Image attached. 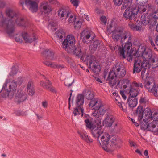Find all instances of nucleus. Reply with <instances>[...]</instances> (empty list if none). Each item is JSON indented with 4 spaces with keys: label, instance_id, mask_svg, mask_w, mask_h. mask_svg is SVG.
Here are the masks:
<instances>
[{
    "label": "nucleus",
    "instance_id": "nucleus-12",
    "mask_svg": "<svg viewBox=\"0 0 158 158\" xmlns=\"http://www.w3.org/2000/svg\"><path fill=\"white\" fill-rule=\"evenodd\" d=\"M134 58H136L135 60L134 64L133 73H139L140 72L143 68L147 69L149 66V64L147 63L140 58L139 57H133Z\"/></svg>",
    "mask_w": 158,
    "mask_h": 158
},
{
    "label": "nucleus",
    "instance_id": "nucleus-54",
    "mask_svg": "<svg viewBox=\"0 0 158 158\" xmlns=\"http://www.w3.org/2000/svg\"><path fill=\"white\" fill-rule=\"evenodd\" d=\"M15 114L18 116L21 115H27V113L26 112H23L20 110H16L15 112Z\"/></svg>",
    "mask_w": 158,
    "mask_h": 158
},
{
    "label": "nucleus",
    "instance_id": "nucleus-48",
    "mask_svg": "<svg viewBox=\"0 0 158 158\" xmlns=\"http://www.w3.org/2000/svg\"><path fill=\"white\" fill-rule=\"evenodd\" d=\"M85 96L86 98L88 100H91L90 101L93 100L92 99L94 97V94L93 92L90 91H88L86 92ZM94 99H93L94 100Z\"/></svg>",
    "mask_w": 158,
    "mask_h": 158
},
{
    "label": "nucleus",
    "instance_id": "nucleus-6",
    "mask_svg": "<svg viewBox=\"0 0 158 158\" xmlns=\"http://www.w3.org/2000/svg\"><path fill=\"white\" fill-rule=\"evenodd\" d=\"M5 13L7 16L11 19H15V21L14 22L12 19H8L12 20V23L13 24L14 31V26L15 24L19 26L25 27L27 24L26 19L20 15H18L14 10L12 8H8L6 9Z\"/></svg>",
    "mask_w": 158,
    "mask_h": 158
},
{
    "label": "nucleus",
    "instance_id": "nucleus-51",
    "mask_svg": "<svg viewBox=\"0 0 158 158\" xmlns=\"http://www.w3.org/2000/svg\"><path fill=\"white\" fill-rule=\"evenodd\" d=\"M18 71V68L15 66H13L12 68L11 72L9 73V76H14L17 73Z\"/></svg>",
    "mask_w": 158,
    "mask_h": 158
},
{
    "label": "nucleus",
    "instance_id": "nucleus-47",
    "mask_svg": "<svg viewBox=\"0 0 158 158\" xmlns=\"http://www.w3.org/2000/svg\"><path fill=\"white\" fill-rule=\"evenodd\" d=\"M99 44V43L98 40H96L94 41L93 43V44L90 46V48L91 50L95 51Z\"/></svg>",
    "mask_w": 158,
    "mask_h": 158
},
{
    "label": "nucleus",
    "instance_id": "nucleus-15",
    "mask_svg": "<svg viewBox=\"0 0 158 158\" xmlns=\"http://www.w3.org/2000/svg\"><path fill=\"white\" fill-rule=\"evenodd\" d=\"M115 118L112 112L106 114L104 118L103 121V125L106 127H110L115 121Z\"/></svg>",
    "mask_w": 158,
    "mask_h": 158
},
{
    "label": "nucleus",
    "instance_id": "nucleus-50",
    "mask_svg": "<svg viewBox=\"0 0 158 158\" xmlns=\"http://www.w3.org/2000/svg\"><path fill=\"white\" fill-rule=\"evenodd\" d=\"M151 92H152L155 96L158 97V85H155L152 88Z\"/></svg>",
    "mask_w": 158,
    "mask_h": 158
},
{
    "label": "nucleus",
    "instance_id": "nucleus-39",
    "mask_svg": "<svg viewBox=\"0 0 158 158\" xmlns=\"http://www.w3.org/2000/svg\"><path fill=\"white\" fill-rule=\"evenodd\" d=\"M137 113L138 115V120L141 121L143 117V115L144 114L143 110L141 107H138L137 110Z\"/></svg>",
    "mask_w": 158,
    "mask_h": 158
},
{
    "label": "nucleus",
    "instance_id": "nucleus-52",
    "mask_svg": "<svg viewBox=\"0 0 158 158\" xmlns=\"http://www.w3.org/2000/svg\"><path fill=\"white\" fill-rule=\"evenodd\" d=\"M131 5V3L128 1H126L123 4L122 7L121 9L122 10H124L126 8H129L130 7L129 6Z\"/></svg>",
    "mask_w": 158,
    "mask_h": 158
},
{
    "label": "nucleus",
    "instance_id": "nucleus-21",
    "mask_svg": "<svg viewBox=\"0 0 158 158\" xmlns=\"http://www.w3.org/2000/svg\"><path fill=\"white\" fill-rule=\"evenodd\" d=\"M122 29L118 27L115 29L112 32V36L113 40L115 41H118L120 40L121 42Z\"/></svg>",
    "mask_w": 158,
    "mask_h": 158
},
{
    "label": "nucleus",
    "instance_id": "nucleus-44",
    "mask_svg": "<svg viewBox=\"0 0 158 158\" xmlns=\"http://www.w3.org/2000/svg\"><path fill=\"white\" fill-rule=\"evenodd\" d=\"M121 99L120 97H118V99H116L115 101V103L119 107L122 108V110L124 112H126L127 110L126 109H124L122 106V103L121 102Z\"/></svg>",
    "mask_w": 158,
    "mask_h": 158
},
{
    "label": "nucleus",
    "instance_id": "nucleus-43",
    "mask_svg": "<svg viewBox=\"0 0 158 158\" xmlns=\"http://www.w3.org/2000/svg\"><path fill=\"white\" fill-rule=\"evenodd\" d=\"M77 133L79 135L80 138L82 140L88 135L87 132L84 130L78 131Z\"/></svg>",
    "mask_w": 158,
    "mask_h": 158
},
{
    "label": "nucleus",
    "instance_id": "nucleus-13",
    "mask_svg": "<svg viewBox=\"0 0 158 158\" xmlns=\"http://www.w3.org/2000/svg\"><path fill=\"white\" fill-rule=\"evenodd\" d=\"M149 121L147 122L142 121L141 122V127L144 129H147L152 131L158 132V123L154 119L151 123H148Z\"/></svg>",
    "mask_w": 158,
    "mask_h": 158
},
{
    "label": "nucleus",
    "instance_id": "nucleus-2",
    "mask_svg": "<svg viewBox=\"0 0 158 158\" xmlns=\"http://www.w3.org/2000/svg\"><path fill=\"white\" fill-rule=\"evenodd\" d=\"M125 74V68L122 65L117 64L114 65L112 70L109 72L106 81L110 86H113L116 84L118 80L116 77H122Z\"/></svg>",
    "mask_w": 158,
    "mask_h": 158
},
{
    "label": "nucleus",
    "instance_id": "nucleus-28",
    "mask_svg": "<svg viewBox=\"0 0 158 158\" xmlns=\"http://www.w3.org/2000/svg\"><path fill=\"white\" fill-rule=\"evenodd\" d=\"M44 54L46 58L49 60L55 61L57 59V56L55 54L54 52L51 50L46 49L44 52Z\"/></svg>",
    "mask_w": 158,
    "mask_h": 158
},
{
    "label": "nucleus",
    "instance_id": "nucleus-42",
    "mask_svg": "<svg viewBox=\"0 0 158 158\" xmlns=\"http://www.w3.org/2000/svg\"><path fill=\"white\" fill-rule=\"evenodd\" d=\"M90 67L91 68L93 72L96 74L98 73L100 71V66L96 65L95 64L92 65V66Z\"/></svg>",
    "mask_w": 158,
    "mask_h": 158
},
{
    "label": "nucleus",
    "instance_id": "nucleus-8",
    "mask_svg": "<svg viewBox=\"0 0 158 158\" xmlns=\"http://www.w3.org/2000/svg\"><path fill=\"white\" fill-rule=\"evenodd\" d=\"M8 80H6L5 82L3 84L2 87V90H4L6 93L5 95L4 94L2 95V97L6 98L8 97L10 98H11L14 95L16 92V89L17 88V83L15 80H13L11 82H10L9 85V90H8L6 88L7 86V84Z\"/></svg>",
    "mask_w": 158,
    "mask_h": 158
},
{
    "label": "nucleus",
    "instance_id": "nucleus-7",
    "mask_svg": "<svg viewBox=\"0 0 158 158\" xmlns=\"http://www.w3.org/2000/svg\"><path fill=\"white\" fill-rule=\"evenodd\" d=\"M0 27L9 35H10L14 32L13 24L12 20L4 17L1 12H0Z\"/></svg>",
    "mask_w": 158,
    "mask_h": 158
},
{
    "label": "nucleus",
    "instance_id": "nucleus-5",
    "mask_svg": "<svg viewBox=\"0 0 158 158\" xmlns=\"http://www.w3.org/2000/svg\"><path fill=\"white\" fill-rule=\"evenodd\" d=\"M121 43L124 42L127 39L128 42H127L125 44L124 47L118 46V45H115L114 47L111 46V48H114V51L118 53L120 56L124 58H126L127 54L125 53L126 49L125 48V45L127 43H131L132 45L131 42L132 36L129 31H125L122 29V33Z\"/></svg>",
    "mask_w": 158,
    "mask_h": 158
},
{
    "label": "nucleus",
    "instance_id": "nucleus-20",
    "mask_svg": "<svg viewBox=\"0 0 158 158\" xmlns=\"http://www.w3.org/2000/svg\"><path fill=\"white\" fill-rule=\"evenodd\" d=\"M91 32L87 29L83 30L81 34V37L84 43L89 42L92 39L90 38Z\"/></svg>",
    "mask_w": 158,
    "mask_h": 158
},
{
    "label": "nucleus",
    "instance_id": "nucleus-31",
    "mask_svg": "<svg viewBox=\"0 0 158 158\" xmlns=\"http://www.w3.org/2000/svg\"><path fill=\"white\" fill-rule=\"evenodd\" d=\"M129 27L133 31H143L145 29L144 27L142 24L136 25L130 22L128 24Z\"/></svg>",
    "mask_w": 158,
    "mask_h": 158
},
{
    "label": "nucleus",
    "instance_id": "nucleus-59",
    "mask_svg": "<svg viewBox=\"0 0 158 158\" xmlns=\"http://www.w3.org/2000/svg\"><path fill=\"white\" fill-rule=\"evenodd\" d=\"M148 0H136L138 4L139 5H145L147 2Z\"/></svg>",
    "mask_w": 158,
    "mask_h": 158
},
{
    "label": "nucleus",
    "instance_id": "nucleus-33",
    "mask_svg": "<svg viewBox=\"0 0 158 158\" xmlns=\"http://www.w3.org/2000/svg\"><path fill=\"white\" fill-rule=\"evenodd\" d=\"M95 58L94 56H88L85 59V61L87 64L89 65V67H91L92 65L96 63Z\"/></svg>",
    "mask_w": 158,
    "mask_h": 158
},
{
    "label": "nucleus",
    "instance_id": "nucleus-23",
    "mask_svg": "<svg viewBox=\"0 0 158 158\" xmlns=\"http://www.w3.org/2000/svg\"><path fill=\"white\" fill-rule=\"evenodd\" d=\"M40 9L42 13L45 14L46 15H48L52 11L51 8L47 2L42 3L40 6Z\"/></svg>",
    "mask_w": 158,
    "mask_h": 158
},
{
    "label": "nucleus",
    "instance_id": "nucleus-4",
    "mask_svg": "<svg viewBox=\"0 0 158 158\" xmlns=\"http://www.w3.org/2000/svg\"><path fill=\"white\" fill-rule=\"evenodd\" d=\"M110 136V135L106 133H104L100 138V141L99 139L97 141L99 143L103 149L107 152H109L112 149V148H116L119 147L118 145V143L116 140L115 137H114L111 140V144L109 145Z\"/></svg>",
    "mask_w": 158,
    "mask_h": 158
},
{
    "label": "nucleus",
    "instance_id": "nucleus-26",
    "mask_svg": "<svg viewBox=\"0 0 158 158\" xmlns=\"http://www.w3.org/2000/svg\"><path fill=\"white\" fill-rule=\"evenodd\" d=\"M68 8H60L58 11V16L60 19L65 20L67 19V15L69 12Z\"/></svg>",
    "mask_w": 158,
    "mask_h": 158
},
{
    "label": "nucleus",
    "instance_id": "nucleus-62",
    "mask_svg": "<svg viewBox=\"0 0 158 158\" xmlns=\"http://www.w3.org/2000/svg\"><path fill=\"white\" fill-rule=\"evenodd\" d=\"M42 106L44 108H47L48 106V102L46 101H43L42 103Z\"/></svg>",
    "mask_w": 158,
    "mask_h": 158
},
{
    "label": "nucleus",
    "instance_id": "nucleus-56",
    "mask_svg": "<svg viewBox=\"0 0 158 158\" xmlns=\"http://www.w3.org/2000/svg\"><path fill=\"white\" fill-rule=\"evenodd\" d=\"M71 3L73 5L77 7L78 6L79 3V0H70Z\"/></svg>",
    "mask_w": 158,
    "mask_h": 158
},
{
    "label": "nucleus",
    "instance_id": "nucleus-60",
    "mask_svg": "<svg viewBox=\"0 0 158 158\" xmlns=\"http://www.w3.org/2000/svg\"><path fill=\"white\" fill-rule=\"evenodd\" d=\"M100 20L102 23H103L105 24L106 22V17L104 16H102L100 17Z\"/></svg>",
    "mask_w": 158,
    "mask_h": 158
},
{
    "label": "nucleus",
    "instance_id": "nucleus-49",
    "mask_svg": "<svg viewBox=\"0 0 158 158\" xmlns=\"http://www.w3.org/2000/svg\"><path fill=\"white\" fill-rule=\"evenodd\" d=\"M47 83H48V86L45 87V89L52 92L56 93V90L54 87L52 86L50 84V82L48 80Z\"/></svg>",
    "mask_w": 158,
    "mask_h": 158
},
{
    "label": "nucleus",
    "instance_id": "nucleus-32",
    "mask_svg": "<svg viewBox=\"0 0 158 158\" xmlns=\"http://www.w3.org/2000/svg\"><path fill=\"white\" fill-rule=\"evenodd\" d=\"M27 90L28 94L32 96L35 93L34 85L33 81L31 80H30L27 85Z\"/></svg>",
    "mask_w": 158,
    "mask_h": 158
},
{
    "label": "nucleus",
    "instance_id": "nucleus-37",
    "mask_svg": "<svg viewBox=\"0 0 158 158\" xmlns=\"http://www.w3.org/2000/svg\"><path fill=\"white\" fill-rule=\"evenodd\" d=\"M150 17L151 18V21H152V25H155L157 22L158 20V10L156 11L150 15Z\"/></svg>",
    "mask_w": 158,
    "mask_h": 158
},
{
    "label": "nucleus",
    "instance_id": "nucleus-57",
    "mask_svg": "<svg viewBox=\"0 0 158 158\" xmlns=\"http://www.w3.org/2000/svg\"><path fill=\"white\" fill-rule=\"evenodd\" d=\"M153 113L154 114V116L153 117L154 118L153 119H154L155 121H156L158 123V113L157 112V111H155Z\"/></svg>",
    "mask_w": 158,
    "mask_h": 158
},
{
    "label": "nucleus",
    "instance_id": "nucleus-61",
    "mask_svg": "<svg viewBox=\"0 0 158 158\" xmlns=\"http://www.w3.org/2000/svg\"><path fill=\"white\" fill-rule=\"evenodd\" d=\"M6 94L5 91L4 90V91H3V90H1V91H0V102H1L2 101V98H4L2 97V95L4 94L5 95Z\"/></svg>",
    "mask_w": 158,
    "mask_h": 158
},
{
    "label": "nucleus",
    "instance_id": "nucleus-45",
    "mask_svg": "<svg viewBox=\"0 0 158 158\" xmlns=\"http://www.w3.org/2000/svg\"><path fill=\"white\" fill-rule=\"evenodd\" d=\"M57 25V24L56 23L53 21H51L50 22L48 25V27L52 31H54L56 30V28Z\"/></svg>",
    "mask_w": 158,
    "mask_h": 158
},
{
    "label": "nucleus",
    "instance_id": "nucleus-34",
    "mask_svg": "<svg viewBox=\"0 0 158 158\" xmlns=\"http://www.w3.org/2000/svg\"><path fill=\"white\" fill-rule=\"evenodd\" d=\"M84 116L86 117V119L84 121L86 124L87 128L90 130V131L94 128L96 126L93 125L92 122L89 120L88 118H89V116L86 114H85Z\"/></svg>",
    "mask_w": 158,
    "mask_h": 158
},
{
    "label": "nucleus",
    "instance_id": "nucleus-40",
    "mask_svg": "<svg viewBox=\"0 0 158 158\" xmlns=\"http://www.w3.org/2000/svg\"><path fill=\"white\" fill-rule=\"evenodd\" d=\"M134 7L135 8V10H137V14L138 12H139L140 14H142L143 13L145 12L146 10L145 5H140V6L138 7H136L135 5L134 6Z\"/></svg>",
    "mask_w": 158,
    "mask_h": 158
},
{
    "label": "nucleus",
    "instance_id": "nucleus-22",
    "mask_svg": "<svg viewBox=\"0 0 158 158\" xmlns=\"http://www.w3.org/2000/svg\"><path fill=\"white\" fill-rule=\"evenodd\" d=\"M144 87L148 90V91L151 92L152 88L155 85L154 79L151 77H147L145 79L144 82Z\"/></svg>",
    "mask_w": 158,
    "mask_h": 158
},
{
    "label": "nucleus",
    "instance_id": "nucleus-30",
    "mask_svg": "<svg viewBox=\"0 0 158 158\" xmlns=\"http://www.w3.org/2000/svg\"><path fill=\"white\" fill-rule=\"evenodd\" d=\"M131 83L127 79H123L119 81H118L117 82V86L119 85L121 87H123L124 89L128 88L130 85H131Z\"/></svg>",
    "mask_w": 158,
    "mask_h": 158
},
{
    "label": "nucleus",
    "instance_id": "nucleus-1",
    "mask_svg": "<svg viewBox=\"0 0 158 158\" xmlns=\"http://www.w3.org/2000/svg\"><path fill=\"white\" fill-rule=\"evenodd\" d=\"M125 53L127 54V60L130 62L133 60V57H139L143 62L147 63L152 57V51L150 49H147L144 46H140L138 50L135 48H132L131 43L127 44L125 47Z\"/></svg>",
    "mask_w": 158,
    "mask_h": 158
},
{
    "label": "nucleus",
    "instance_id": "nucleus-3",
    "mask_svg": "<svg viewBox=\"0 0 158 158\" xmlns=\"http://www.w3.org/2000/svg\"><path fill=\"white\" fill-rule=\"evenodd\" d=\"M89 105V107L95 110L92 113V115L97 118H98L100 115L103 116L106 113L112 112L108 107L104 106L102 101L98 98L91 100Z\"/></svg>",
    "mask_w": 158,
    "mask_h": 158
},
{
    "label": "nucleus",
    "instance_id": "nucleus-41",
    "mask_svg": "<svg viewBox=\"0 0 158 158\" xmlns=\"http://www.w3.org/2000/svg\"><path fill=\"white\" fill-rule=\"evenodd\" d=\"M67 18H69L68 21L69 23H72L75 22L76 19V17L75 15L72 14L69 12L67 15Z\"/></svg>",
    "mask_w": 158,
    "mask_h": 158
},
{
    "label": "nucleus",
    "instance_id": "nucleus-11",
    "mask_svg": "<svg viewBox=\"0 0 158 158\" xmlns=\"http://www.w3.org/2000/svg\"><path fill=\"white\" fill-rule=\"evenodd\" d=\"M66 51L69 53L75 54L77 56L81 57L82 59H84L86 53V50L85 48H81L79 46L76 48L75 45L71 47L70 48H69Z\"/></svg>",
    "mask_w": 158,
    "mask_h": 158
},
{
    "label": "nucleus",
    "instance_id": "nucleus-63",
    "mask_svg": "<svg viewBox=\"0 0 158 158\" xmlns=\"http://www.w3.org/2000/svg\"><path fill=\"white\" fill-rule=\"evenodd\" d=\"M22 77H19L17 81L15 82L17 83V84L18 83V84H21L22 83Z\"/></svg>",
    "mask_w": 158,
    "mask_h": 158
},
{
    "label": "nucleus",
    "instance_id": "nucleus-18",
    "mask_svg": "<svg viewBox=\"0 0 158 158\" xmlns=\"http://www.w3.org/2000/svg\"><path fill=\"white\" fill-rule=\"evenodd\" d=\"M38 0H25V3L29 10L32 12L37 11L38 9Z\"/></svg>",
    "mask_w": 158,
    "mask_h": 158
},
{
    "label": "nucleus",
    "instance_id": "nucleus-64",
    "mask_svg": "<svg viewBox=\"0 0 158 158\" xmlns=\"http://www.w3.org/2000/svg\"><path fill=\"white\" fill-rule=\"evenodd\" d=\"M120 93L123 99L125 100L126 98V96L125 95L124 91H120Z\"/></svg>",
    "mask_w": 158,
    "mask_h": 158
},
{
    "label": "nucleus",
    "instance_id": "nucleus-19",
    "mask_svg": "<svg viewBox=\"0 0 158 158\" xmlns=\"http://www.w3.org/2000/svg\"><path fill=\"white\" fill-rule=\"evenodd\" d=\"M27 98V95L24 91L19 90L16 93L15 101L18 103L19 104L25 100Z\"/></svg>",
    "mask_w": 158,
    "mask_h": 158
},
{
    "label": "nucleus",
    "instance_id": "nucleus-14",
    "mask_svg": "<svg viewBox=\"0 0 158 158\" xmlns=\"http://www.w3.org/2000/svg\"><path fill=\"white\" fill-rule=\"evenodd\" d=\"M75 39L73 35H69L63 42L62 47L66 51L69 48L75 46Z\"/></svg>",
    "mask_w": 158,
    "mask_h": 158
},
{
    "label": "nucleus",
    "instance_id": "nucleus-17",
    "mask_svg": "<svg viewBox=\"0 0 158 158\" xmlns=\"http://www.w3.org/2000/svg\"><path fill=\"white\" fill-rule=\"evenodd\" d=\"M137 10H135L134 6L126 9L123 14V16L127 19L131 20L137 15Z\"/></svg>",
    "mask_w": 158,
    "mask_h": 158
},
{
    "label": "nucleus",
    "instance_id": "nucleus-35",
    "mask_svg": "<svg viewBox=\"0 0 158 158\" xmlns=\"http://www.w3.org/2000/svg\"><path fill=\"white\" fill-rule=\"evenodd\" d=\"M127 102L129 107L133 108L135 107L137 104V100L135 97H129Z\"/></svg>",
    "mask_w": 158,
    "mask_h": 158
},
{
    "label": "nucleus",
    "instance_id": "nucleus-53",
    "mask_svg": "<svg viewBox=\"0 0 158 158\" xmlns=\"http://www.w3.org/2000/svg\"><path fill=\"white\" fill-rule=\"evenodd\" d=\"M83 140L88 144H90L93 142L92 139L88 135L83 139Z\"/></svg>",
    "mask_w": 158,
    "mask_h": 158
},
{
    "label": "nucleus",
    "instance_id": "nucleus-10",
    "mask_svg": "<svg viewBox=\"0 0 158 158\" xmlns=\"http://www.w3.org/2000/svg\"><path fill=\"white\" fill-rule=\"evenodd\" d=\"M143 88L142 83L134 82L132 83L131 85L127 89V91L130 96V97H135L139 93L140 88Z\"/></svg>",
    "mask_w": 158,
    "mask_h": 158
},
{
    "label": "nucleus",
    "instance_id": "nucleus-36",
    "mask_svg": "<svg viewBox=\"0 0 158 158\" xmlns=\"http://www.w3.org/2000/svg\"><path fill=\"white\" fill-rule=\"evenodd\" d=\"M44 63L46 65L54 69H61L63 67L60 65H59L55 63H52L48 61H45Z\"/></svg>",
    "mask_w": 158,
    "mask_h": 158
},
{
    "label": "nucleus",
    "instance_id": "nucleus-9",
    "mask_svg": "<svg viewBox=\"0 0 158 158\" xmlns=\"http://www.w3.org/2000/svg\"><path fill=\"white\" fill-rule=\"evenodd\" d=\"M37 38L34 34H28L25 31L19 33L18 35L15 38V40L17 42L22 43L23 40L26 43H31L35 40Z\"/></svg>",
    "mask_w": 158,
    "mask_h": 158
},
{
    "label": "nucleus",
    "instance_id": "nucleus-29",
    "mask_svg": "<svg viewBox=\"0 0 158 158\" xmlns=\"http://www.w3.org/2000/svg\"><path fill=\"white\" fill-rule=\"evenodd\" d=\"M147 63L149 64V66L147 67L148 69H149L151 67H152L153 68L157 67L158 66V56L156 55H153L149 62H147Z\"/></svg>",
    "mask_w": 158,
    "mask_h": 158
},
{
    "label": "nucleus",
    "instance_id": "nucleus-55",
    "mask_svg": "<svg viewBox=\"0 0 158 158\" xmlns=\"http://www.w3.org/2000/svg\"><path fill=\"white\" fill-rule=\"evenodd\" d=\"M81 22L79 21H77L76 22H74V27L76 29H78L81 27Z\"/></svg>",
    "mask_w": 158,
    "mask_h": 158
},
{
    "label": "nucleus",
    "instance_id": "nucleus-27",
    "mask_svg": "<svg viewBox=\"0 0 158 158\" xmlns=\"http://www.w3.org/2000/svg\"><path fill=\"white\" fill-rule=\"evenodd\" d=\"M150 15L148 13L147 14H144L141 17V20L142 23L144 25H146L149 24L150 25V27L152 26H153L154 25H152L151 21V18L150 17Z\"/></svg>",
    "mask_w": 158,
    "mask_h": 158
},
{
    "label": "nucleus",
    "instance_id": "nucleus-58",
    "mask_svg": "<svg viewBox=\"0 0 158 158\" xmlns=\"http://www.w3.org/2000/svg\"><path fill=\"white\" fill-rule=\"evenodd\" d=\"M123 0H113L114 4L117 6H119L122 4Z\"/></svg>",
    "mask_w": 158,
    "mask_h": 158
},
{
    "label": "nucleus",
    "instance_id": "nucleus-16",
    "mask_svg": "<svg viewBox=\"0 0 158 158\" xmlns=\"http://www.w3.org/2000/svg\"><path fill=\"white\" fill-rule=\"evenodd\" d=\"M102 126L98 125L95 126L90 131L92 136L95 138H97V140L99 139L100 136L102 135L104 133V129L102 128Z\"/></svg>",
    "mask_w": 158,
    "mask_h": 158
},
{
    "label": "nucleus",
    "instance_id": "nucleus-46",
    "mask_svg": "<svg viewBox=\"0 0 158 158\" xmlns=\"http://www.w3.org/2000/svg\"><path fill=\"white\" fill-rule=\"evenodd\" d=\"M84 110L83 112H82L81 109H80V108H78V107H77V106H76V107H75L74 109L73 113L74 115L75 116H76L80 114L81 113L80 112H81L82 113L81 116H83L84 114Z\"/></svg>",
    "mask_w": 158,
    "mask_h": 158
},
{
    "label": "nucleus",
    "instance_id": "nucleus-25",
    "mask_svg": "<svg viewBox=\"0 0 158 158\" xmlns=\"http://www.w3.org/2000/svg\"><path fill=\"white\" fill-rule=\"evenodd\" d=\"M84 102V97L82 94L77 95L75 99V105L76 106L80 108L82 112L84 110L82 107Z\"/></svg>",
    "mask_w": 158,
    "mask_h": 158
},
{
    "label": "nucleus",
    "instance_id": "nucleus-24",
    "mask_svg": "<svg viewBox=\"0 0 158 158\" xmlns=\"http://www.w3.org/2000/svg\"><path fill=\"white\" fill-rule=\"evenodd\" d=\"M156 111L154 110L151 111L150 109L148 108H146L144 110H143V112L145 114V118L143 119V121L145 122L147 121H150L153 119V117L154 116L153 112Z\"/></svg>",
    "mask_w": 158,
    "mask_h": 158
},
{
    "label": "nucleus",
    "instance_id": "nucleus-38",
    "mask_svg": "<svg viewBox=\"0 0 158 158\" xmlns=\"http://www.w3.org/2000/svg\"><path fill=\"white\" fill-rule=\"evenodd\" d=\"M55 35L58 39H61L65 36V33L63 29H60L55 32Z\"/></svg>",
    "mask_w": 158,
    "mask_h": 158
}]
</instances>
